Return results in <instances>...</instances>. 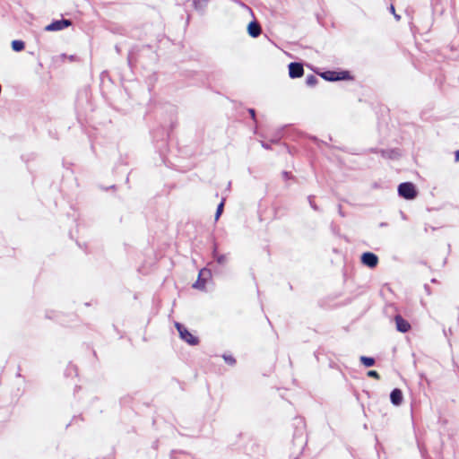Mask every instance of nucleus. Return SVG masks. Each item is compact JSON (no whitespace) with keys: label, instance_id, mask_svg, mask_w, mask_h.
Returning a JSON list of instances; mask_svg holds the SVG:
<instances>
[{"label":"nucleus","instance_id":"nucleus-1","mask_svg":"<svg viewBox=\"0 0 459 459\" xmlns=\"http://www.w3.org/2000/svg\"><path fill=\"white\" fill-rule=\"evenodd\" d=\"M398 193L402 197L408 200L414 199L417 195L414 185L410 182L400 184L398 186Z\"/></svg>","mask_w":459,"mask_h":459},{"label":"nucleus","instance_id":"nucleus-2","mask_svg":"<svg viewBox=\"0 0 459 459\" xmlns=\"http://www.w3.org/2000/svg\"><path fill=\"white\" fill-rule=\"evenodd\" d=\"M176 328L178 331L180 338L190 345H195L198 343V339L187 331L181 324L176 323Z\"/></svg>","mask_w":459,"mask_h":459},{"label":"nucleus","instance_id":"nucleus-3","mask_svg":"<svg viewBox=\"0 0 459 459\" xmlns=\"http://www.w3.org/2000/svg\"><path fill=\"white\" fill-rule=\"evenodd\" d=\"M72 25V22L70 20L62 19L59 21H54L50 24L45 27V30L47 31H57L62 30L65 28H68Z\"/></svg>","mask_w":459,"mask_h":459},{"label":"nucleus","instance_id":"nucleus-4","mask_svg":"<svg viewBox=\"0 0 459 459\" xmlns=\"http://www.w3.org/2000/svg\"><path fill=\"white\" fill-rule=\"evenodd\" d=\"M321 76L327 81L344 80V79L349 78V73L348 72L336 73V72L327 71V72L323 73L321 74Z\"/></svg>","mask_w":459,"mask_h":459},{"label":"nucleus","instance_id":"nucleus-5","mask_svg":"<svg viewBox=\"0 0 459 459\" xmlns=\"http://www.w3.org/2000/svg\"><path fill=\"white\" fill-rule=\"evenodd\" d=\"M361 262L369 268H374L377 265L378 258L375 254L366 252L361 255Z\"/></svg>","mask_w":459,"mask_h":459},{"label":"nucleus","instance_id":"nucleus-6","mask_svg":"<svg viewBox=\"0 0 459 459\" xmlns=\"http://www.w3.org/2000/svg\"><path fill=\"white\" fill-rule=\"evenodd\" d=\"M211 273L207 269H202L199 273L198 280L193 284L195 289L204 290L206 278L210 277Z\"/></svg>","mask_w":459,"mask_h":459},{"label":"nucleus","instance_id":"nucleus-7","mask_svg":"<svg viewBox=\"0 0 459 459\" xmlns=\"http://www.w3.org/2000/svg\"><path fill=\"white\" fill-rule=\"evenodd\" d=\"M304 69L302 65L299 63H290L289 65V74L291 78H299L303 75Z\"/></svg>","mask_w":459,"mask_h":459},{"label":"nucleus","instance_id":"nucleus-8","mask_svg":"<svg viewBox=\"0 0 459 459\" xmlns=\"http://www.w3.org/2000/svg\"><path fill=\"white\" fill-rule=\"evenodd\" d=\"M391 402L394 405L399 406L403 402V393L400 389H394L390 394Z\"/></svg>","mask_w":459,"mask_h":459},{"label":"nucleus","instance_id":"nucleus-9","mask_svg":"<svg viewBox=\"0 0 459 459\" xmlns=\"http://www.w3.org/2000/svg\"><path fill=\"white\" fill-rule=\"evenodd\" d=\"M247 32L251 37L256 38L261 34V27L256 22H251L247 26Z\"/></svg>","mask_w":459,"mask_h":459},{"label":"nucleus","instance_id":"nucleus-10","mask_svg":"<svg viewBox=\"0 0 459 459\" xmlns=\"http://www.w3.org/2000/svg\"><path fill=\"white\" fill-rule=\"evenodd\" d=\"M395 323L399 332L406 333L410 329V324L399 316L395 317Z\"/></svg>","mask_w":459,"mask_h":459},{"label":"nucleus","instance_id":"nucleus-11","mask_svg":"<svg viewBox=\"0 0 459 459\" xmlns=\"http://www.w3.org/2000/svg\"><path fill=\"white\" fill-rule=\"evenodd\" d=\"M12 48L16 52H20L25 48V44L22 40H18V39L13 40L12 41Z\"/></svg>","mask_w":459,"mask_h":459},{"label":"nucleus","instance_id":"nucleus-12","mask_svg":"<svg viewBox=\"0 0 459 459\" xmlns=\"http://www.w3.org/2000/svg\"><path fill=\"white\" fill-rule=\"evenodd\" d=\"M360 360L361 362L366 366V367H371L374 365L375 363V360L373 358H369V357H365V356H362L360 358Z\"/></svg>","mask_w":459,"mask_h":459},{"label":"nucleus","instance_id":"nucleus-13","mask_svg":"<svg viewBox=\"0 0 459 459\" xmlns=\"http://www.w3.org/2000/svg\"><path fill=\"white\" fill-rule=\"evenodd\" d=\"M213 256H214V258L217 260V262H218L219 264H225V263H226V261H227V257H226V255H216L215 250L213 251Z\"/></svg>","mask_w":459,"mask_h":459},{"label":"nucleus","instance_id":"nucleus-14","mask_svg":"<svg viewBox=\"0 0 459 459\" xmlns=\"http://www.w3.org/2000/svg\"><path fill=\"white\" fill-rule=\"evenodd\" d=\"M306 82L308 86H314L317 82V78L314 75H308L306 79Z\"/></svg>","mask_w":459,"mask_h":459},{"label":"nucleus","instance_id":"nucleus-15","mask_svg":"<svg viewBox=\"0 0 459 459\" xmlns=\"http://www.w3.org/2000/svg\"><path fill=\"white\" fill-rule=\"evenodd\" d=\"M223 207H224V201L221 202V204L218 205L216 214H215L216 221L220 218L221 214L222 213Z\"/></svg>","mask_w":459,"mask_h":459},{"label":"nucleus","instance_id":"nucleus-16","mask_svg":"<svg viewBox=\"0 0 459 459\" xmlns=\"http://www.w3.org/2000/svg\"><path fill=\"white\" fill-rule=\"evenodd\" d=\"M194 5L196 9L204 8L206 6V0H195Z\"/></svg>","mask_w":459,"mask_h":459},{"label":"nucleus","instance_id":"nucleus-17","mask_svg":"<svg viewBox=\"0 0 459 459\" xmlns=\"http://www.w3.org/2000/svg\"><path fill=\"white\" fill-rule=\"evenodd\" d=\"M368 376L370 377H375V378H379V375L377 371L375 370H370L368 372Z\"/></svg>","mask_w":459,"mask_h":459},{"label":"nucleus","instance_id":"nucleus-18","mask_svg":"<svg viewBox=\"0 0 459 459\" xmlns=\"http://www.w3.org/2000/svg\"><path fill=\"white\" fill-rule=\"evenodd\" d=\"M224 359H225V361L231 363V364L234 363V361H235L233 358L227 357V356H224Z\"/></svg>","mask_w":459,"mask_h":459},{"label":"nucleus","instance_id":"nucleus-19","mask_svg":"<svg viewBox=\"0 0 459 459\" xmlns=\"http://www.w3.org/2000/svg\"><path fill=\"white\" fill-rule=\"evenodd\" d=\"M390 12L394 14L395 13V9H394V6L393 4H391L390 6Z\"/></svg>","mask_w":459,"mask_h":459},{"label":"nucleus","instance_id":"nucleus-20","mask_svg":"<svg viewBox=\"0 0 459 459\" xmlns=\"http://www.w3.org/2000/svg\"><path fill=\"white\" fill-rule=\"evenodd\" d=\"M394 16L396 21H400L401 20V16L399 14H397L396 13H394Z\"/></svg>","mask_w":459,"mask_h":459},{"label":"nucleus","instance_id":"nucleus-21","mask_svg":"<svg viewBox=\"0 0 459 459\" xmlns=\"http://www.w3.org/2000/svg\"><path fill=\"white\" fill-rule=\"evenodd\" d=\"M455 160L459 161V151L455 152Z\"/></svg>","mask_w":459,"mask_h":459},{"label":"nucleus","instance_id":"nucleus-22","mask_svg":"<svg viewBox=\"0 0 459 459\" xmlns=\"http://www.w3.org/2000/svg\"><path fill=\"white\" fill-rule=\"evenodd\" d=\"M250 115L252 116V117H255V110L254 109H250Z\"/></svg>","mask_w":459,"mask_h":459}]
</instances>
